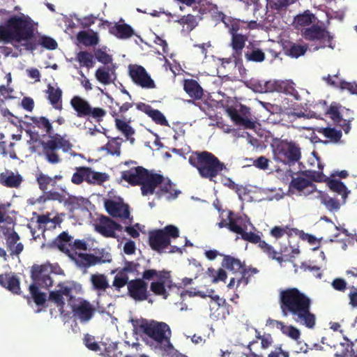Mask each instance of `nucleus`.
I'll use <instances>...</instances> for the list:
<instances>
[{"mask_svg": "<svg viewBox=\"0 0 357 357\" xmlns=\"http://www.w3.org/2000/svg\"><path fill=\"white\" fill-rule=\"evenodd\" d=\"M121 178L131 185H141L143 196L155 193L158 199L166 196L167 199H171L176 198L180 193L174 188V185L170 179L142 166L123 171Z\"/></svg>", "mask_w": 357, "mask_h": 357, "instance_id": "1", "label": "nucleus"}, {"mask_svg": "<svg viewBox=\"0 0 357 357\" xmlns=\"http://www.w3.org/2000/svg\"><path fill=\"white\" fill-rule=\"evenodd\" d=\"M279 303L284 317L291 316L308 328L314 327L316 317L310 311L311 299L299 289L293 287L280 291Z\"/></svg>", "mask_w": 357, "mask_h": 357, "instance_id": "2", "label": "nucleus"}, {"mask_svg": "<svg viewBox=\"0 0 357 357\" xmlns=\"http://www.w3.org/2000/svg\"><path fill=\"white\" fill-rule=\"evenodd\" d=\"M34 36V23L28 15H13L0 24V43L5 44L26 42V50H36L38 41L32 40Z\"/></svg>", "mask_w": 357, "mask_h": 357, "instance_id": "3", "label": "nucleus"}, {"mask_svg": "<svg viewBox=\"0 0 357 357\" xmlns=\"http://www.w3.org/2000/svg\"><path fill=\"white\" fill-rule=\"evenodd\" d=\"M132 324L146 344L161 355L173 346L170 341L172 331L165 322L141 319L132 320Z\"/></svg>", "mask_w": 357, "mask_h": 357, "instance_id": "4", "label": "nucleus"}, {"mask_svg": "<svg viewBox=\"0 0 357 357\" xmlns=\"http://www.w3.org/2000/svg\"><path fill=\"white\" fill-rule=\"evenodd\" d=\"M188 162L197 169L202 178L210 181H213L226 169L225 165L218 157L206 151L193 152L189 156Z\"/></svg>", "mask_w": 357, "mask_h": 357, "instance_id": "5", "label": "nucleus"}, {"mask_svg": "<svg viewBox=\"0 0 357 357\" xmlns=\"http://www.w3.org/2000/svg\"><path fill=\"white\" fill-rule=\"evenodd\" d=\"M273 148L274 160L284 165H294L301 158V148L294 142L280 140Z\"/></svg>", "mask_w": 357, "mask_h": 357, "instance_id": "6", "label": "nucleus"}, {"mask_svg": "<svg viewBox=\"0 0 357 357\" xmlns=\"http://www.w3.org/2000/svg\"><path fill=\"white\" fill-rule=\"evenodd\" d=\"M178 236V229L174 225H169L163 229L149 231V245L153 250L161 253L170 245L171 238H176Z\"/></svg>", "mask_w": 357, "mask_h": 357, "instance_id": "7", "label": "nucleus"}, {"mask_svg": "<svg viewBox=\"0 0 357 357\" xmlns=\"http://www.w3.org/2000/svg\"><path fill=\"white\" fill-rule=\"evenodd\" d=\"M41 146L43 154L50 164H58L61 161L58 153L59 149H61L63 152H68L73 147L69 140L59 134L50 136L47 142H41Z\"/></svg>", "mask_w": 357, "mask_h": 357, "instance_id": "8", "label": "nucleus"}, {"mask_svg": "<svg viewBox=\"0 0 357 357\" xmlns=\"http://www.w3.org/2000/svg\"><path fill=\"white\" fill-rule=\"evenodd\" d=\"M69 257L78 267L84 268H87L97 264L110 263L112 261L111 254L105 251V249L99 250L97 252V255L75 251L70 254Z\"/></svg>", "mask_w": 357, "mask_h": 357, "instance_id": "9", "label": "nucleus"}, {"mask_svg": "<svg viewBox=\"0 0 357 357\" xmlns=\"http://www.w3.org/2000/svg\"><path fill=\"white\" fill-rule=\"evenodd\" d=\"M301 35L307 41H319L322 44L320 46L321 48L328 47L334 49L335 45L333 44V36L326 27L318 24H313L307 28H304L301 30Z\"/></svg>", "mask_w": 357, "mask_h": 357, "instance_id": "10", "label": "nucleus"}, {"mask_svg": "<svg viewBox=\"0 0 357 357\" xmlns=\"http://www.w3.org/2000/svg\"><path fill=\"white\" fill-rule=\"evenodd\" d=\"M53 272L52 266L47 263L41 265L34 264L31 266V278L33 282L31 284H36L42 288L51 287L53 280L50 274Z\"/></svg>", "mask_w": 357, "mask_h": 357, "instance_id": "11", "label": "nucleus"}, {"mask_svg": "<svg viewBox=\"0 0 357 357\" xmlns=\"http://www.w3.org/2000/svg\"><path fill=\"white\" fill-rule=\"evenodd\" d=\"M128 74L132 81L143 89H155V82L142 66L130 64L128 66Z\"/></svg>", "mask_w": 357, "mask_h": 357, "instance_id": "12", "label": "nucleus"}, {"mask_svg": "<svg viewBox=\"0 0 357 357\" xmlns=\"http://www.w3.org/2000/svg\"><path fill=\"white\" fill-rule=\"evenodd\" d=\"M57 287L58 289L50 292L49 299L56 305L61 312H63L65 306L64 296L68 301L74 298L73 287L69 282H60Z\"/></svg>", "mask_w": 357, "mask_h": 357, "instance_id": "13", "label": "nucleus"}, {"mask_svg": "<svg viewBox=\"0 0 357 357\" xmlns=\"http://www.w3.org/2000/svg\"><path fill=\"white\" fill-rule=\"evenodd\" d=\"M72 312L75 317L81 323L89 322L94 316L96 308L86 300L81 299L71 305Z\"/></svg>", "mask_w": 357, "mask_h": 357, "instance_id": "14", "label": "nucleus"}, {"mask_svg": "<svg viewBox=\"0 0 357 357\" xmlns=\"http://www.w3.org/2000/svg\"><path fill=\"white\" fill-rule=\"evenodd\" d=\"M254 89L259 93L276 91L292 94L291 91H295V89L291 86L288 82L281 80L268 81L264 84L257 82L254 84Z\"/></svg>", "mask_w": 357, "mask_h": 357, "instance_id": "15", "label": "nucleus"}, {"mask_svg": "<svg viewBox=\"0 0 357 357\" xmlns=\"http://www.w3.org/2000/svg\"><path fill=\"white\" fill-rule=\"evenodd\" d=\"M128 295L136 301L147 300L149 296L148 284L140 278L130 280L128 285Z\"/></svg>", "mask_w": 357, "mask_h": 357, "instance_id": "16", "label": "nucleus"}, {"mask_svg": "<svg viewBox=\"0 0 357 357\" xmlns=\"http://www.w3.org/2000/svg\"><path fill=\"white\" fill-rule=\"evenodd\" d=\"M105 208L106 211L114 218L121 219H129L130 213L129 206L123 202L122 200L115 201L113 199H105Z\"/></svg>", "mask_w": 357, "mask_h": 357, "instance_id": "17", "label": "nucleus"}, {"mask_svg": "<svg viewBox=\"0 0 357 357\" xmlns=\"http://www.w3.org/2000/svg\"><path fill=\"white\" fill-rule=\"evenodd\" d=\"M2 233L6 237L7 249L10 251L11 256L20 255L23 249L24 245L22 243H17L20 240L18 234L13 227H1Z\"/></svg>", "mask_w": 357, "mask_h": 357, "instance_id": "18", "label": "nucleus"}, {"mask_svg": "<svg viewBox=\"0 0 357 357\" xmlns=\"http://www.w3.org/2000/svg\"><path fill=\"white\" fill-rule=\"evenodd\" d=\"M256 21L245 22L236 18L228 17L225 22V26L228 28L229 33L231 36L243 33V29H252L255 27Z\"/></svg>", "mask_w": 357, "mask_h": 357, "instance_id": "19", "label": "nucleus"}, {"mask_svg": "<svg viewBox=\"0 0 357 357\" xmlns=\"http://www.w3.org/2000/svg\"><path fill=\"white\" fill-rule=\"evenodd\" d=\"M0 286L13 294L20 295L22 293L20 280L12 272L0 274Z\"/></svg>", "mask_w": 357, "mask_h": 357, "instance_id": "20", "label": "nucleus"}, {"mask_svg": "<svg viewBox=\"0 0 357 357\" xmlns=\"http://www.w3.org/2000/svg\"><path fill=\"white\" fill-rule=\"evenodd\" d=\"M23 181V177L18 172L6 169L0 174V184L6 188H20Z\"/></svg>", "mask_w": 357, "mask_h": 357, "instance_id": "21", "label": "nucleus"}, {"mask_svg": "<svg viewBox=\"0 0 357 357\" xmlns=\"http://www.w3.org/2000/svg\"><path fill=\"white\" fill-rule=\"evenodd\" d=\"M248 40V33H239L231 36L230 47L232 49V56L236 61L241 59L243 50Z\"/></svg>", "mask_w": 357, "mask_h": 357, "instance_id": "22", "label": "nucleus"}, {"mask_svg": "<svg viewBox=\"0 0 357 357\" xmlns=\"http://www.w3.org/2000/svg\"><path fill=\"white\" fill-rule=\"evenodd\" d=\"M228 229L236 234H241L247 229L245 218L229 211L227 215Z\"/></svg>", "mask_w": 357, "mask_h": 357, "instance_id": "23", "label": "nucleus"}, {"mask_svg": "<svg viewBox=\"0 0 357 357\" xmlns=\"http://www.w3.org/2000/svg\"><path fill=\"white\" fill-rule=\"evenodd\" d=\"M227 113L236 125L243 126L245 128L252 129L255 126V122L249 119L248 116H243L237 109L230 107L227 109Z\"/></svg>", "mask_w": 357, "mask_h": 357, "instance_id": "24", "label": "nucleus"}, {"mask_svg": "<svg viewBox=\"0 0 357 357\" xmlns=\"http://www.w3.org/2000/svg\"><path fill=\"white\" fill-rule=\"evenodd\" d=\"M183 89L186 93L194 100H200L203 97V89L195 79H185Z\"/></svg>", "mask_w": 357, "mask_h": 357, "instance_id": "25", "label": "nucleus"}, {"mask_svg": "<svg viewBox=\"0 0 357 357\" xmlns=\"http://www.w3.org/2000/svg\"><path fill=\"white\" fill-rule=\"evenodd\" d=\"M70 105L77 112L78 117H86L89 116L90 104L88 101L79 96H74L70 100Z\"/></svg>", "mask_w": 357, "mask_h": 357, "instance_id": "26", "label": "nucleus"}, {"mask_svg": "<svg viewBox=\"0 0 357 357\" xmlns=\"http://www.w3.org/2000/svg\"><path fill=\"white\" fill-rule=\"evenodd\" d=\"M96 230L105 237H116V233L113 231V220L107 216L100 218L99 222L96 225Z\"/></svg>", "mask_w": 357, "mask_h": 357, "instance_id": "27", "label": "nucleus"}, {"mask_svg": "<svg viewBox=\"0 0 357 357\" xmlns=\"http://www.w3.org/2000/svg\"><path fill=\"white\" fill-rule=\"evenodd\" d=\"M110 33L119 39L123 40L131 38L135 34V31L128 24L116 23L110 28Z\"/></svg>", "mask_w": 357, "mask_h": 357, "instance_id": "28", "label": "nucleus"}, {"mask_svg": "<svg viewBox=\"0 0 357 357\" xmlns=\"http://www.w3.org/2000/svg\"><path fill=\"white\" fill-rule=\"evenodd\" d=\"M170 278H162L160 280L156 282H152L150 285L151 291H153L155 295L162 296L164 298H167L168 293L166 290V287L172 288V281Z\"/></svg>", "mask_w": 357, "mask_h": 357, "instance_id": "29", "label": "nucleus"}, {"mask_svg": "<svg viewBox=\"0 0 357 357\" xmlns=\"http://www.w3.org/2000/svg\"><path fill=\"white\" fill-rule=\"evenodd\" d=\"M244 264V262L231 255H224L222 261V267L234 273H240L242 268H243Z\"/></svg>", "mask_w": 357, "mask_h": 357, "instance_id": "30", "label": "nucleus"}, {"mask_svg": "<svg viewBox=\"0 0 357 357\" xmlns=\"http://www.w3.org/2000/svg\"><path fill=\"white\" fill-rule=\"evenodd\" d=\"M47 93H48V100L51 105L56 109H62L61 96L62 91L59 88H54L50 84L48 85Z\"/></svg>", "mask_w": 357, "mask_h": 357, "instance_id": "31", "label": "nucleus"}, {"mask_svg": "<svg viewBox=\"0 0 357 357\" xmlns=\"http://www.w3.org/2000/svg\"><path fill=\"white\" fill-rule=\"evenodd\" d=\"M328 188L333 192L342 195L344 203H345L350 190L347 189L346 185L340 180L334 178H328L327 181Z\"/></svg>", "mask_w": 357, "mask_h": 357, "instance_id": "32", "label": "nucleus"}, {"mask_svg": "<svg viewBox=\"0 0 357 357\" xmlns=\"http://www.w3.org/2000/svg\"><path fill=\"white\" fill-rule=\"evenodd\" d=\"M29 119L33 123L37 128L45 130L46 134L50 137L54 134L53 127L49 119L44 116H27Z\"/></svg>", "mask_w": 357, "mask_h": 357, "instance_id": "33", "label": "nucleus"}, {"mask_svg": "<svg viewBox=\"0 0 357 357\" xmlns=\"http://www.w3.org/2000/svg\"><path fill=\"white\" fill-rule=\"evenodd\" d=\"M93 289L96 291H105L109 287L107 277L104 274H92L90 278Z\"/></svg>", "mask_w": 357, "mask_h": 357, "instance_id": "34", "label": "nucleus"}, {"mask_svg": "<svg viewBox=\"0 0 357 357\" xmlns=\"http://www.w3.org/2000/svg\"><path fill=\"white\" fill-rule=\"evenodd\" d=\"M91 173V168L88 167H76V172L73 174L71 181L76 185L81 184L84 181L88 183L89 181V176Z\"/></svg>", "mask_w": 357, "mask_h": 357, "instance_id": "35", "label": "nucleus"}, {"mask_svg": "<svg viewBox=\"0 0 357 357\" xmlns=\"http://www.w3.org/2000/svg\"><path fill=\"white\" fill-rule=\"evenodd\" d=\"M258 272L259 271L257 268H247L244 264L243 268L240 272L241 277L238 279L236 289L244 288L249 283L250 278Z\"/></svg>", "mask_w": 357, "mask_h": 357, "instance_id": "36", "label": "nucleus"}, {"mask_svg": "<svg viewBox=\"0 0 357 357\" xmlns=\"http://www.w3.org/2000/svg\"><path fill=\"white\" fill-rule=\"evenodd\" d=\"M314 19V15L309 10H307L303 13L297 15L294 17V22L296 24V27H305L311 26Z\"/></svg>", "mask_w": 357, "mask_h": 357, "instance_id": "37", "label": "nucleus"}, {"mask_svg": "<svg viewBox=\"0 0 357 357\" xmlns=\"http://www.w3.org/2000/svg\"><path fill=\"white\" fill-rule=\"evenodd\" d=\"M289 187L298 192H302L308 187L311 188V191H313L314 189V185L312 181L303 177L293 178L290 182Z\"/></svg>", "mask_w": 357, "mask_h": 357, "instance_id": "38", "label": "nucleus"}, {"mask_svg": "<svg viewBox=\"0 0 357 357\" xmlns=\"http://www.w3.org/2000/svg\"><path fill=\"white\" fill-rule=\"evenodd\" d=\"M162 278H170L169 273L165 271H158L155 269H147L143 272L141 279L146 282V280L149 281L153 279L160 280Z\"/></svg>", "mask_w": 357, "mask_h": 357, "instance_id": "39", "label": "nucleus"}, {"mask_svg": "<svg viewBox=\"0 0 357 357\" xmlns=\"http://www.w3.org/2000/svg\"><path fill=\"white\" fill-rule=\"evenodd\" d=\"M76 60L79 63L80 66L91 68L94 66L93 55L87 51H80L77 54Z\"/></svg>", "mask_w": 357, "mask_h": 357, "instance_id": "40", "label": "nucleus"}, {"mask_svg": "<svg viewBox=\"0 0 357 357\" xmlns=\"http://www.w3.org/2000/svg\"><path fill=\"white\" fill-rule=\"evenodd\" d=\"M245 58L248 61L261 63L265 60L266 55L261 49L252 47L245 53Z\"/></svg>", "mask_w": 357, "mask_h": 357, "instance_id": "41", "label": "nucleus"}, {"mask_svg": "<svg viewBox=\"0 0 357 357\" xmlns=\"http://www.w3.org/2000/svg\"><path fill=\"white\" fill-rule=\"evenodd\" d=\"M36 177L39 189L44 192L47 190L48 185L54 186V179L43 172L36 174Z\"/></svg>", "mask_w": 357, "mask_h": 357, "instance_id": "42", "label": "nucleus"}, {"mask_svg": "<svg viewBox=\"0 0 357 357\" xmlns=\"http://www.w3.org/2000/svg\"><path fill=\"white\" fill-rule=\"evenodd\" d=\"M77 39L86 46H93L98 43V37L95 32L89 34L86 31H80L77 34Z\"/></svg>", "mask_w": 357, "mask_h": 357, "instance_id": "43", "label": "nucleus"}, {"mask_svg": "<svg viewBox=\"0 0 357 357\" xmlns=\"http://www.w3.org/2000/svg\"><path fill=\"white\" fill-rule=\"evenodd\" d=\"M95 77L100 83L104 85H108L113 82L109 74V68H98L95 73Z\"/></svg>", "mask_w": 357, "mask_h": 357, "instance_id": "44", "label": "nucleus"}, {"mask_svg": "<svg viewBox=\"0 0 357 357\" xmlns=\"http://www.w3.org/2000/svg\"><path fill=\"white\" fill-rule=\"evenodd\" d=\"M267 2L271 9L280 12L286 10L289 6L296 2V0H267Z\"/></svg>", "mask_w": 357, "mask_h": 357, "instance_id": "45", "label": "nucleus"}, {"mask_svg": "<svg viewBox=\"0 0 357 357\" xmlns=\"http://www.w3.org/2000/svg\"><path fill=\"white\" fill-rule=\"evenodd\" d=\"M259 248L272 259H275L279 263H282L283 261V258L280 254L278 253L272 245L268 244L266 241H264L260 243Z\"/></svg>", "mask_w": 357, "mask_h": 357, "instance_id": "46", "label": "nucleus"}, {"mask_svg": "<svg viewBox=\"0 0 357 357\" xmlns=\"http://www.w3.org/2000/svg\"><path fill=\"white\" fill-rule=\"evenodd\" d=\"M39 287L36 286V284H30L29 286V291L33 298L35 303L38 305H43L46 301V295L44 293H42L39 291Z\"/></svg>", "mask_w": 357, "mask_h": 357, "instance_id": "47", "label": "nucleus"}, {"mask_svg": "<svg viewBox=\"0 0 357 357\" xmlns=\"http://www.w3.org/2000/svg\"><path fill=\"white\" fill-rule=\"evenodd\" d=\"M121 139L119 137L112 138L105 146L102 147V150H106L111 155L117 156L121 154Z\"/></svg>", "mask_w": 357, "mask_h": 357, "instance_id": "48", "label": "nucleus"}, {"mask_svg": "<svg viewBox=\"0 0 357 357\" xmlns=\"http://www.w3.org/2000/svg\"><path fill=\"white\" fill-rule=\"evenodd\" d=\"M115 125L116 128L121 131L128 139L135 134V130L124 121L116 118Z\"/></svg>", "mask_w": 357, "mask_h": 357, "instance_id": "49", "label": "nucleus"}, {"mask_svg": "<svg viewBox=\"0 0 357 357\" xmlns=\"http://www.w3.org/2000/svg\"><path fill=\"white\" fill-rule=\"evenodd\" d=\"M326 114L329 115L330 118L337 123H340L342 121V116L340 112V106L335 102H333L328 109Z\"/></svg>", "mask_w": 357, "mask_h": 357, "instance_id": "50", "label": "nucleus"}, {"mask_svg": "<svg viewBox=\"0 0 357 357\" xmlns=\"http://www.w3.org/2000/svg\"><path fill=\"white\" fill-rule=\"evenodd\" d=\"M89 184H98L101 185L105 181H107L109 176L106 173L93 172L91 168V173L89 174Z\"/></svg>", "mask_w": 357, "mask_h": 357, "instance_id": "51", "label": "nucleus"}, {"mask_svg": "<svg viewBox=\"0 0 357 357\" xmlns=\"http://www.w3.org/2000/svg\"><path fill=\"white\" fill-rule=\"evenodd\" d=\"M209 15H211L212 20L215 21L216 23L222 22L225 24V22L228 18L222 11H220L218 10V8L215 4L212 3H211Z\"/></svg>", "mask_w": 357, "mask_h": 357, "instance_id": "52", "label": "nucleus"}, {"mask_svg": "<svg viewBox=\"0 0 357 357\" xmlns=\"http://www.w3.org/2000/svg\"><path fill=\"white\" fill-rule=\"evenodd\" d=\"M307 51V47L301 45L293 44L287 50V54L294 58H298L304 55Z\"/></svg>", "mask_w": 357, "mask_h": 357, "instance_id": "53", "label": "nucleus"}, {"mask_svg": "<svg viewBox=\"0 0 357 357\" xmlns=\"http://www.w3.org/2000/svg\"><path fill=\"white\" fill-rule=\"evenodd\" d=\"M149 117L157 124L163 126H168L169 123L164 114L158 109H153L149 114Z\"/></svg>", "mask_w": 357, "mask_h": 357, "instance_id": "54", "label": "nucleus"}, {"mask_svg": "<svg viewBox=\"0 0 357 357\" xmlns=\"http://www.w3.org/2000/svg\"><path fill=\"white\" fill-rule=\"evenodd\" d=\"M38 43L44 48L50 50L56 49L58 46V44L54 39L46 36H41L38 40Z\"/></svg>", "mask_w": 357, "mask_h": 357, "instance_id": "55", "label": "nucleus"}, {"mask_svg": "<svg viewBox=\"0 0 357 357\" xmlns=\"http://www.w3.org/2000/svg\"><path fill=\"white\" fill-rule=\"evenodd\" d=\"M324 135L335 142L340 141L342 137V132L335 128H326L323 130Z\"/></svg>", "mask_w": 357, "mask_h": 357, "instance_id": "56", "label": "nucleus"}, {"mask_svg": "<svg viewBox=\"0 0 357 357\" xmlns=\"http://www.w3.org/2000/svg\"><path fill=\"white\" fill-rule=\"evenodd\" d=\"M128 277L127 275L123 274L122 272H120L117 275H116L114 278L113 286L115 287L117 289H120L123 287L125 285H128Z\"/></svg>", "mask_w": 357, "mask_h": 357, "instance_id": "57", "label": "nucleus"}, {"mask_svg": "<svg viewBox=\"0 0 357 357\" xmlns=\"http://www.w3.org/2000/svg\"><path fill=\"white\" fill-rule=\"evenodd\" d=\"M208 272L210 273V275L213 278V282L225 281L227 278V273L222 268H219L218 271H215L213 268H209Z\"/></svg>", "mask_w": 357, "mask_h": 357, "instance_id": "58", "label": "nucleus"}, {"mask_svg": "<svg viewBox=\"0 0 357 357\" xmlns=\"http://www.w3.org/2000/svg\"><path fill=\"white\" fill-rule=\"evenodd\" d=\"M83 340L84 344L89 349L93 351H98L100 349L99 344L95 341L93 336L89 334H85Z\"/></svg>", "mask_w": 357, "mask_h": 357, "instance_id": "59", "label": "nucleus"}, {"mask_svg": "<svg viewBox=\"0 0 357 357\" xmlns=\"http://www.w3.org/2000/svg\"><path fill=\"white\" fill-rule=\"evenodd\" d=\"M282 332L294 340H298L301 336L300 331L294 326H284Z\"/></svg>", "mask_w": 357, "mask_h": 357, "instance_id": "60", "label": "nucleus"}, {"mask_svg": "<svg viewBox=\"0 0 357 357\" xmlns=\"http://www.w3.org/2000/svg\"><path fill=\"white\" fill-rule=\"evenodd\" d=\"M303 174L310 178L312 181L316 182H322L326 181V176L322 172L305 171L303 172Z\"/></svg>", "mask_w": 357, "mask_h": 357, "instance_id": "61", "label": "nucleus"}, {"mask_svg": "<svg viewBox=\"0 0 357 357\" xmlns=\"http://www.w3.org/2000/svg\"><path fill=\"white\" fill-rule=\"evenodd\" d=\"M332 287L338 291L344 292L347 289V281L341 278H335L331 282Z\"/></svg>", "mask_w": 357, "mask_h": 357, "instance_id": "62", "label": "nucleus"}, {"mask_svg": "<svg viewBox=\"0 0 357 357\" xmlns=\"http://www.w3.org/2000/svg\"><path fill=\"white\" fill-rule=\"evenodd\" d=\"M95 56L99 62L105 65L111 63L112 61V56L100 49H98L95 52Z\"/></svg>", "mask_w": 357, "mask_h": 357, "instance_id": "63", "label": "nucleus"}, {"mask_svg": "<svg viewBox=\"0 0 357 357\" xmlns=\"http://www.w3.org/2000/svg\"><path fill=\"white\" fill-rule=\"evenodd\" d=\"M349 304L351 307L357 309V287L351 285L349 287Z\"/></svg>", "mask_w": 357, "mask_h": 357, "instance_id": "64", "label": "nucleus"}]
</instances>
